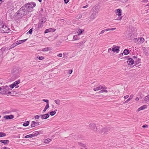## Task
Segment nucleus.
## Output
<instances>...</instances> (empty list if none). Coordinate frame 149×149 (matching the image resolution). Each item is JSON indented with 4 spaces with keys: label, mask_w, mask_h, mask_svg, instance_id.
<instances>
[{
    "label": "nucleus",
    "mask_w": 149,
    "mask_h": 149,
    "mask_svg": "<svg viewBox=\"0 0 149 149\" xmlns=\"http://www.w3.org/2000/svg\"><path fill=\"white\" fill-rule=\"evenodd\" d=\"M32 29L33 28H32V29H30L29 30V31L27 33L28 34V33H29V34H31V33H32V31H33Z\"/></svg>",
    "instance_id": "4c0bfd02"
},
{
    "label": "nucleus",
    "mask_w": 149,
    "mask_h": 149,
    "mask_svg": "<svg viewBox=\"0 0 149 149\" xmlns=\"http://www.w3.org/2000/svg\"><path fill=\"white\" fill-rule=\"evenodd\" d=\"M33 137V135H32V134H29L28 135H27L24 138H32Z\"/></svg>",
    "instance_id": "2f4dec72"
},
{
    "label": "nucleus",
    "mask_w": 149,
    "mask_h": 149,
    "mask_svg": "<svg viewBox=\"0 0 149 149\" xmlns=\"http://www.w3.org/2000/svg\"><path fill=\"white\" fill-rule=\"evenodd\" d=\"M139 100V98L138 97H136L135 99V100H136V101H138Z\"/></svg>",
    "instance_id": "774afa93"
},
{
    "label": "nucleus",
    "mask_w": 149,
    "mask_h": 149,
    "mask_svg": "<svg viewBox=\"0 0 149 149\" xmlns=\"http://www.w3.org/2000/svg\"><path fill=\"white\" fill-rule=\"evenodd\" d=\"M104 30H105V31H108L110 30V28L106 29H104Z\"/></svg>",
    "instance_id": "69168bd1"
},
{
    "label": "nucleus",
    "mask_w": 149,
    "mask_h": 149,
    "mask_svg": "<svg viewBox=\"0 0 149 149\" xmlns=\"http://www.w3.org/2000/svg\"><path fill=\"white\" fill-rule=\"evenodd\" d=\"M8 48L6 47H3L1 49V50L2 52V54H3L4 53V52L6 50L8 51Z\"/></svg>",
    "instance_id": "6ab92c4d"
},
{
    "label": "nucleus",
    "mask_w": 149,
    "mask_h": 149,
    "mask_svg": "<svg viewBox=\"0 0 149 149\" xmlns=\"http://www.w3.org/2000/svg\"><path fill=\"white\" fill-rule=\"evenodd\" d=\"M133 58L134 59V61L135 62L136 61H137V58L136 56H134L133 57Z\"/></svg>",
    "instance_id": "37998d69"
},
{
    "label": "nucleus",
    "mask_w": 149,
    "mask_h": 149,
    "mask_svg": "<svg viewBox=\"0 0 149 149\" xmlns=\"http://www.w3.org/2000/svg\"><path fill=\"white\" fill-rule=\"evenodd\" d=\"M54 29H53L52 28H49L46 29L45 31V33H47L49 32H51V31L54 32Z\"/></svg>",
    "instance_id": "2eb2a0df"
},
{
    "label": "nucleus",
    "mask_w": 149,
    "mask_h": 149,
    "mask_svg": "<svg viewBox=\"0 0 149 149\" xmlns=\"http://www.w3.org/2000/svg\"><path fill=\"white\" fill-rule=\"evenodd\" d=\"M17 45V43L16 42L14 43L11 46H10V48H12L15 47Z\"/></svg>",
    "instance_id": "c85d7f7f"
},
{
    "label": "nucleus",
    "mask_w": 149,
    "mask_h": 149,
    "mask_svg": "<svg viewBox=\"0 0 149 149\" xmlns=\"http://www.w3.org/2000/svg\"><path fill=\"white\" fill-rule=\"evenodd\" d=\"M77 47L78 48H79L80 47L81 45H80L79 44H78V43H77Z\"/></svg>",
    "instance_id": "6e6d98bb"
},
{
    "label": "nucleus",
    "mask_w": 149,
    "mask_h": 149,
    "mask_svg": "<svg viewBox=\"0 0 149 149\" xmlns=\"http://www.w3.org/2000/svg\"><path fill=\"white\" fill-rule=\"evenodd\" d=\"M51 141V139H46L44 141V142L46 143H48Z\"/></svg>",
    "instance_id": "a878e982"
},
{
    "label": "nucleus",
    "mask_w": 149,
    "mask_h": 149,
    "mask_svg": "<svg viewBox=\"0 0 149 149\" xmlns=\"http://www.w3.org/2000/svg\"><path fill=\"white\" fill-rule=\"evenodd\" d=\"M148 0H143L142 2L143 3H146L148 1Z\"/></svg>",
    "instance_id": "3c124183"
},
{
    "label": "nucleus",
    "mask_w": 149,
    "mask_h": 149,
    "mask_svg": "<svg viewBox=\"0 0 149 149\" xmlns=\"http://www.w3.org/2000/svg\"><path fill=\"white\" fill-rule=\"evenodd\" d=\"M6 136V134L3 132H0V137H2Z\"/></svg>",
    "instance_id": "473e14b6"
},
{
    "label": "nucleus",
    "mask_w": 149,
    "mask_h": 149,
    "mask_svg": "<svg viewBox=\"0 0 149 149\" xmlns=\"http://www.w3.org/2000/svg\"><path fill=\"white\" fill-rule=\"evenodd\" d=\"M147 108V106L146 105H143L141 106L139 108L138 110V111H139L141 110H143L144 109Z\"/></svg>",
    "instance_id": "f3484780"
},
{
    "label": "nucleus",
    "mask_w": 149,
    "mask_h": 149,
    "mask_svg": "<svg viewBox=\"0 0 149 149\" xmlns=\"http://www.w3.org/2000/svg\"><path fill=\"white\" fill-rule=\"evenodd\" d=\"M20 83V80H17V81H15L13 83L15 85V86H16L17 85L19 84Z\"/></svg>",
    "instance_id": "7c9ffc66"
},
{
    "label": "nucleus",
    "mask_w": 149,
    "mask_h": 149,
    "mask_svg": "<svg viewBox=\"0 0 149 149\" xmlns=\"http://www.w3.org/2000/svg\"><path fill=\"white\" fill-rule=\"evenodd\" d=\"M40 116L42 119H46L49 117V115L48 113H46L44 114L41 115Z\"/></svg>",
    "instance_id": "9b49d317"
},
{
    "label": "nucleus",
    "mask_w": 149,
    "mask_h": 149,
    "mask_svg": "<svg viewBox=\"0 0 149 149\" xmlns=\"http://www.w3.org/2000/svg\"><path fill=\"white\" fill-rule=\"evenodd\" d=\"M82 15H79L77 17V19H79L81 18L82 17Z\"/></svg>",
    "instance_id": "79ce46f5"
},
{
    "label": "nucleus",
    "mask_w": 149,
    "mask_h": 149,
    "mask_svg": "<svg viewBox=\"0 0 149 149\" xmlns=\"http://www.w3.org/2000/svg\"><path fill=\"white\" fill-rule=\"evenodd\" d=\"M2 88V90L6 91V88H8V86H6L4 87H3Z\"/></svg>",
    "instance_id": "58836bf2"
},
{
    "label": "nucleus",
    "mask_w": 149,
    "mask_h": 149,
    "mask_svg": "<svg viewBox=\"0 0 149 149\" xmlns=\"http://www.w3.org/2000/svg\"><path fill=\"white\" fill-rule=\"evenodd\" d=\"M49 107V104H47L46 105V106L45 107V108L44 109L43 111L44 112H45L46 110Z\"/></svg>",
    "instance_id": "bb28decb"
},
{
    "label": "nucleus",
    "mask_w": 149,
    "mask_h": 149,
    "mask_svg": "<svg viewBox=\"0 0 149 149\" xmlns=\"http://www.w3.org/2000/svg\"><path fill=\"white\" fill-rule=\"evenodd\" d=\"M27 40V39H25V40H19V41H17L16 42L18 45L21 44V43H22L24 42Z\"/></svg>",
    "instance_id": "dca6fc26"
},
{
    "label": "nucleus",
    "mask_w": 149,
    "mask_h": 149,
    "mask_svg": "<svg viewBox=\"0 0 149 149\" xmlns=\"http://www.w3.org/2000/svg\"><path fill=\"white\" fill-rule=\"evenodd\" d=\"M15 86V85H14L13 83L10 85V87L12 88H13Z\"/></svg>",
    "instance_id": "a18cd8bd"
},
{
    "label": "nucleus",
    "mask_w": 149,
    "mask_h": 149,
    "mask_svg": "<svg viewBox=\"0 0 149 149\" xmlns=\"http://www.w3.org/2000/svg\"><path fill=\"white\" fill-rule=\"evenodd\" d=\"M105 31V30H104L102 31H101L100 33V34L103 33H104V32Z\"/></svg>",
    "instance_id": "4d7b16f0"
},
{
    "label": "nucleus",
    "mask_w": 149,
    "mask_h": 149,
    "mask_svg": "<svg viewBox=\"0 0 149 149\" xmlns=\"http://www.w3.org/2000/svg\"><path fill=\"white\" fill-rule=\"evenodd\" d=\"M142 127L143 128H146L148 127V125H145L143 126Z\"/></svg>",
    "instance_id": "8fccbe9b"
},
{
    "label": "nucleus",
    "mask_w": 149,
    "mask_h": 149,
    "mask_svg": "<svg viewBox=\"0 0 149 149\" xmlns=\"http://www.w3.org/2000/svg\"><path fill=\"white\" fill-rule=\"evenodd\" d=\"M122 18V17L118 16L116 19H115L116 20H120Z\"/></svg>",
    "instance_id": "a19ab883"
},
{
    "label": "nucleus",
    "mask_w": 149,
    "mask_h": 149,
    "mask_svg": "<svg viewBox=\"0 0 149 149\" xmlns=\"http://www.w3.org/2000/svg\"><path fill=\"white\" fill-rule=\"evenodd\" d=\"M98 12L97 11H94L91 15V17L93 19H95L97 15Z\"/></svg>",
    "instance_id": "9d476101"
},
{
    "label": "nucleus",
    "mask_w": 149,
    "mask_h": 149,
    "mask_svg": "<svg viewBox=\"0 0 149 149\" xmlns=\"http://www.w3.org/2000/svg\"><path fill=\"white\" fill-rule=\"evenodd\" d=\"M116 29V28H110V30L113 31V30H115Z\"/></svg>",
    "instance_id": "bf43d9fd"
},
{
    "label": "nucleus",
    "mask_w": 149,
    "mask_h": 149,
    "mask_svg": "<svg viewBox=\"0 0 149 149\" xmlns=\"http://www.w3.org/2000/svg\"><path fill=\"white\" fill-rule=\"evenodd\" d=\"M107 88L104 85H100L98 86L95 87L93 88V90L95 91H96L100 90L102 89H105Z\"/></svg>",
    "instance_id": "423d86ee"
},
{
    "label": "nucleus",
    "mask_w": 149,
    "mask_h": 149,
    "mask_svg": "<svg viewBox=\"0 0 149 149\" xmlns=\"http://www.w3.org/2000/svg\"><path fill=\"white\" fill-rule=\"evenodd\" d=\"M50 48L49 47H46L42 49V51L44 52L47 51L49 50H50Z\"/></svg>",
    "instance_id": "5701e85b"
},
{
    "label": "nucleus",
    "mask_w": 149,
    "mask_h": 149,
    "mask_svg": "<svg viewBox=\"0 0 149 149\" xmlns=\"http://www.w3.org/2000/svg\"><path fill=\"white\" fill-rule=\"evenodd\" d=\"M45 21H43L42 20V21H41L39 22L41 23H42V24H43L44 23H45Z\"/></svg>",
    "instance_id": "13d9d810"
},
{
    "label": "nucleus",
    "mask_w": 149,
    "mask_h": 149,
    "mask_svg": "<svg viewBox=\"0 0 149 149\" xmlns=\"http://www.w3.org/2000/svg\"><path fill=\"white\" fill-rule=\"evenodd\" d=\"M128 97H129V95H128L125 96L124 97V98H125V99H127V98H128Z\"/></svg>",
    "instance_id": "680f3d73"
},
{
    "label": "nucleus",
    "mask_w": 149,
    "mask_h": 149,
    "mask_svg": "<svg viewBox=\"0 0 149 149\" xmlns=\"http://www.w3.org/2000/svg\"><path fill=\"white\" fill-rule=\"evenodd\" d=\"M40 117V116H39V115H37L35 116L34 118L36 119H38Z\"/></svg>",
    "instance_id": "c03bdc74"
},
{
    "label": "nucleus",
    "mask_w": 149,
    "mask_h": 149,
    "mask_svg": "<svg viewBox=\"0 0 149 149\" xmlns=\"http://www.w3.org/2000/svg\"><path fill=\"white\" fill-rule=\"evenodd\" d=\"M4 118L6 119H11L14 118V116L13 115H6L4 116Z\"/></svg>",
    "instance_id": "ddd939ff"
},
{
    "label": "nucleus",
    "mask_w": 149,
    "mask_h": 149,
    "mask_svg": "<svg viewBox=\"0 0 149 149\" xmlns=\"http://www.w3.org/2000/svg\"><path fill=\"white\" fill-rule=\"evenodd\" d=\"M0 142L3 143L4 144L6 145L9 143V141L8 140H1L0 141Z\"/></svg>",
    "instance_id": "4468645a"
},
{
    "label": "nucleus",
    "mask_w": 149,
    "mask_h": 149,
    "mask_svg": "<svg viewBox=\"0 0 149 149\" xmlns=\"http://www.w3.org/2000/svg\"><path fill=\"white\" fill-rule=\"evenodd\" d=\"M126 57L127 58V63L129 65H132L134 63V60L133 58H128L129 56Z\"/></svg>",
    "instance_id": "0eeeda50"
},
{
    "label": "nucleus",
    "mask_w": 149,
    "mask_h": 149,
    "mask_svg": "<svg viewBox=\"0 0 149 149\" xmlns=\"http://www.w3.org/2000/svg\"><path fill=\"white\" fill-rule=\"evenodd\" d=\"M28 11V10L23 6L21 7L16 13V16L19 19H21L26 15V13Z\"/></svg>",
    "instance_id": "f257e3e1"
},
{
    "label": "nucleus",
    "mask_w": 149,
    "mask_h": 149,
    "mask_svg": "<svg viewBox=\"0 0 149 149\" xmlns=\"http://www.w3.org/2000/svg\"><path fill=\"white\" fill-rule=\"evenodd\" d=\"M140 40L139 41V42L140 43H142L144 41V39L143 38H140Z\"/></svg>",
    "instance_id": "cd10ccee"
},
{
    "label": "nucleus",
    "mask_w": 149,
    "mask_h": 149,
    "mask_svg": "<svg viewBox=\"0 0 149 149\" xmlns=\"http://www.w3.org/2000/svg\"><path fill=\"white\" fill-rule=\"evenodd\" d=\"M72 70H69L68 73H69V74H71L72 73Z\"/></svg>",
    "instance_id": "052dcab7"
},
{
    "label": "nucleus",
    "mask_w": 149,
    "mask_h": 149,
    "mask_svg": "<svg viewBox=\"0 0 149 149\" xmlns=\"http://www.w3.org/2000/svg\"><path fill=\"white\" fill-rule=\"evenodd\" d=\"M37 58H38V59L40 60H42L44 58L42 56H37Z\"/></svg>",
    "instance_id": "c9c22d12"
},
{
    "label": "nucleus",
    "mask_w": 149,
    "mask_h": 149,
    "mask_svg": "<svg viewBox=\"0 0 149 149\" xmlns=\"http://www.w3.org/2000/svg\"><path fill=\"white\" fill-rule=\"evenodd\" d=\"M104 90H101V91H100L99 92V93H103L104 92Z\"/></svg>",
    "instance_id": "0e129e2a"
},
{
    "label": "nucleus",
    "mask_w": 149,
    "mask_h": 149,
    "mask_svg": "<svg viewBox=\"0 0 149 149\" xmlns=\"http://www.w3.org/2000/svg\"><path fill=\"white\" fill-rule=\"evenodd\" d=\"M114 47L112 48V50L113 52H116V53H118L119 51L120 47L118 46H115Z\"/></svg>",
    "instance_id": "6e6552de"
},
{
    "label": "nucleus",
    "mask_w": 149,
    "mask_h": 149,
    "mask_svg": "<svg viewBox=\"0 0 149 149\" xmlns=\"http://www.w3.org/2000/svg\"><path fill=\"white\" fill-rule=\"evenodd\" d=\"M40 124V122H36L35 121H32L31 126L32 127H33L36 126Z\"/></svg>",
    "instance_id": "1a4fd4ad"
},
{
    "label": "nucleus",
    "mask_w": 149,
    "mask_h": 149,
    "mask_svg": "<svg viewBox=\"0 0 149 149\" xmlns=\"http://www.w3.org/2000/svg\"><path fill=\"white\" fill-rule=\"evenodd\" d=\"M57 110V109H55L54 111H52L50 112L49 114L51 116H54L56 113V112L55 111H56Z\"/></svg>",
    "instance_id": "412c9836"
},
{
    "label": "nucleus",
    "mask_w": 149,
    "mask_h": 149,
    "mask_svg": "<svg viewBox=\"0 0 149 149\" xmlns=\"http://www.w3.org/2000/svg\"><path fill=\"white\" fill-rule=\"evenodd\" d=\"M129 52V51L127 49H125L123 51V53L125 55H127Z\"/></svg>",
    "instance_id": "4be33fe9"
},
{
    "label": "nucleus",
    "mask_w": 149,
    "mask_h": 149,
    "mask_svg": "<svg viewBox=\"0 0 149 149\" xmlns=\"http://www.w3.org/2000/svg\"><path fill=\"white\" fill-rule=\"evenodd\" d=\"M110 129L109 128H102L99 130V133L102 135H105L108 133Z\"/></svg>",
    "instance_id": "20e7f679"
},
{
    "label": "nucleus",
    "mask_w": 149,
    "mask_h": 149,
    "mask_svg": "<svg viewBox=\"0 0 149 149\" xmlns=\"http://www.w3.org/2000/svg\"><path fill=\"white\" fill-rule=\"evenodd\" d=\"M85 43V42L84 41H81L80 42L78 43V44H79L80 45H82L84 44Z\"/></svg>",
    "instance_id": "49530a36"
},
{
    "label": "nucleus",
    "mask_w": 149,
    "mask_h": 149,
    "mask_svg": "<svg viewBox=\"0 0 149 149\" xmlns=\"http://www.w3.org/2000/svg\"><path fill=\"white\" fill-rule=\"evenodd\" d=\"M79 35H76L73 36V40H78L79 39V38L78 37Z\"/></svg>",
    "instance_id": "aec40b11"
},
{
    "label": "nucleus",
    "mask_w": 149,
    "mask_h": 149,
    "mask_svg": "<svg viewBox=\"0 0 149 149\" xmlns=\"http://www.w3.org/2000/svg\"><path fill=\"white\" fill-rule=\"evenodd\" d=\"M1 149H7V147H4L3 148H1Z\"/></svg>",
    "instance_id": "338daca9"
},
{
    "label": "nucleus",
    "mask_w": 149,
    "mask_h": 149,
    "mask_svg": "<svg viewBox=\"0 0 149 149\" xmlns=\"http://www.w3.org/2000/svg\"><path fill=\"white\" fill-rule=\"evenodd\" d=\"M84 31V30L83 29H78L77 30V31L78 33V35H80L81 33H82Z\"/></svg>",
    "instance_id": "a211bd4d"
},
{
    "label": "nucleus",
    "mask_w": 149,
    "mask_h": 149,
    "mask_svg": "<svg viewBox=\"0 0 149 149\" xmlns=\"http://www.w3.org/2000/svg\"><path fill=\"white\" fill-rule=\"evenodd\" d=\"M98 8V6H96L95 7H93V10H96V9H97Z\"/></svg>",
    "instance_id": "864d4df0"
},
{
    "label": "nucleus",
    "mask_w": 149,
    "mask_h": 149,
    "mask_svg": "<svg viewBox=\"0 0 149 149\" xmlns=\"http://www.w3.org/2000/svg\"><path fill=\"white\" fill-rule=\"evenodd\" d=\"M115 12L116 15H118L119 16H120L121 15V11L120 9H118L116 10Z\"/></svg>",
    "instance_id": "f8f14e48"
},
{
    "label": "nucleus",
    "mask_w": 149,
    "mask_h": 149,
    "mask_svg": "<svg viewBox=\"0 0 149 149\" xmlns=\"http://www.w3.org/2000/svg\"><path fill=\"white\" fill-rule=\"evenodd\" d=\"M29 121H26V123H24L23 125L24 126H27L29 125Z\"/></svg>",
    "instance_id": "393cba45"
},
{
    "label": "nucleus",
    "mask_w": 149,
    "mask_h": 149,
    "mask_svg": "<svg viewBox=\"0 0 149 149\" xmlns=\"http://www.w3.org/2000/svg\"><path fill=\"white\" fill-rule=\"evenodd\" d=\"M38 134H39V133L38 131H35L33 132V134H32V135H33V137H34Z\"/></svg>",
    "instance_id": "72a5a7b5"
},
{
    "label": "nucleus",
    "mask_w": 149,
    "mask_h": 149,
    "mask_svg": "<svg viewBox=\"0 0 149 149\" xmlns=\"http://www.w3.org/2000/svg\"><path fill=\"white\" fill-rule=\"evenodd\" d=\"M78 144L80 146H83L84 147H85L86 146V145L85 144L82 143L81 142H79L78 143Z\"/></svg>",
    "instance_id": "f704fd0d"
},
{
    "label": "nucleus",
    "mask_w": 149,
    "mask_h": 149,
    "mask_svg": "<svg viewBox=\"0 0 149 149\" xmlns=\"http://www.w3.org/2000/svg\"><path fill=\"white\" fill-rule=\"evenodd\" d=\"M90 128L91 130L94 132H96L97 131V129L95 125V124L93 123H91L89 125Z\"/></svg>",
    "instance_id": "39448f33"
},
{
    "label": "nucleus",
    "mask_w": 149,
    "mask_h": 149,
    "mask_svg": "<svg viewBox=\"0 0 149 149\" xmlns=\"http://www.w3.org/2000/svg\"><path fill=\"white\" fill-rule=\"evenodd\" d=\"M57 56L62 57V54L61 53L57 55Z\"/></svg>",
    "instance_id": "de8ad7c7"
},
{
    "label": "nucleus",
    "mask_w": 149,
    "mask_h": 149,
    "mask_svg": "<svg viewBox=\"0 0 149 149\" xmlns=\"http://www.w3.org/2000/svg\"><path fill=\"white\" fill-rule=\"evenodd\" d=\"M55 102L58 105H60V100H59L58 99L54 100Z\"/></svg>",
    "instance_id": "b1692460"
},
{
    "label": "nucleus",
    "mask_w": 149,
    "mask_h": 149,
    "mask_svg": "<svg viewBox=\"0 0 149 149\" xmlns=\"http://www.w3.org/2000/svg\"><path fill=\"white\" fill-rule=\"evenodd\" d=\"M36 6L35 3L33 2H31L29 3H27L24 5L23 6L26 9V10H28L29 11V9L35 7Z\"/></svg>",
    "instance_id": "7ed1b4c3"
},
{
    "label": "nucleus",
    "mask_w": 149,
    "mask_h": 149,
    "mask_svg": "<svg viewBox=\"0 0 149 149\" xmlns=\"http://www.w3.org/2000/svg\"><path fill=\"white\" fill-rule=\"evenodd\" d=\"M133 97V95H130V98H129L130 100H131Z\"/></svg>",
    "instance_id": "e2e57ef3"
},
{
    "label": "nucleus",
    "mask_w": 149,
    "mask_h": 149,
    "mask_svg": "<svg viewBox=\"0 0 149 149\" xmlns=\"http://www.w3.org/2000/svg\"><path fill=\"white\" fill-rule=\"evenodd\" d=\"M130 100V99L129 98L128 99H127V100L126 101H125V102L124 103H127L128 102H129Z\"/></svg>",
    "instance_id": "5fc2aeb1"
},
{
    "label": "nucleus",
    "mask_w": 149,
    "mask_h": 149,
    "mask_svg": "<svg viewBox=\"0 0 149 149\" xmlns=\"http://www.w3.org/2000/svg\"><path fill=\"white\" fill-rule=\"evenodd\" d=\"M42 101L47 103V104H49V100H48L43 99Z\"/></svg>",
    "instance_id": "ea45409f"
},
{
    "label": "nucleus",
    "mask_w": 149,
    "mask_h": 149,
    "mask_svg": "<svg viewBox=\"0 0 149 149\" xmlns=\"http://www.w3.org/2000/svg\"><path fill=\"white\" fill-rule=\"evenodd\" d=\"M10 31V29L2 22H0V32L2 33H8Z\"/></svg>",
    "instance_id": "f03ea898"
},
{
    "label": "nucleus",
    "mask_w": 149,
    "mask_h": 149,
    "mask_svg": "<svg viewBox=\"0 0 149 149\" xmlns=\"http://www.w3.org/2000/svg\"><path fill=\"white\" fill-rule=\"evenodd\" d=\"M43 26V24H42V23H40V22H39L38 23V25L37 28L38 29H40L42 28Z\"/></svg>",
    "instance_id": "c756f323"
},
{
    "label": "nucleus",
    "mask_w": 149,
    "mask_h": 149,
    "mask_svg": "<svg viewBox=\"0 0 149 149\" xmlns=\"http://www.w3.org/2000/svg\"><path fill=\"white\" fill-rule=\"evenodd\" d=\"M112 48H110L108 49V52L109 53H110V52L111 51V50H112Z\"/></svg>",
    "instance_id": "09e8293b"
},
{
    "label": "nucleus",
    "mask_w": 149,
    "mask_h": 149,
    "mask_svg": "<svg viewBox=\"0 0 149 149\" xmlns=\"http://www.w3.org/2000/svg\"><path fill=\"white\" fill-rule=\"evenodd\" d=\"M145 100H149V95H147L144 98Z\"/></svg>",
    "instance_id": "e433bc0d"
},
{
    "label": "nucleus",
    "mask_w": 149,
    "mask_h": 149,
    "mask_svg": "<svg viewBox=\"0 0 149 149\" xmlns=\"http://www.w3.org/2000/svg\"><path fill=\"white\" fill-rule=\"evenodd\" d=\"M69 0H64V2L65 3H67L69 1Z\"/></svg>",
    "instance_id": "603ef678"
}]
</instances>
